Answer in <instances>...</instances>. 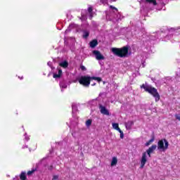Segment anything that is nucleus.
I'll return each instance as SVG.
<instances>
[{
	"label": "nucleus",
	"instance_id": "27",
	"mask_svg": "<svg viewBox=\"0 0 180 180\" xmlns=\"http://www.w3.org/2000/svg\"><path fill=\"white\" fill-rule=\"evenodd\" d=\"M48 169H49V171H52V170H53V165L49 166V167H48Z\"/></svg>",
	"mask_w": 180,
	"mask_h": 180
},
{
	"label": "nucleus",
	"instance_id": "9",
	"mask_svg": "<svg viewBox=\"0 0 180 180\" xmlns=\"http://www.w3.org/2000/svg\"><path fill=\"white\" fill-rule=\"evenodd\" d=\"M134 124V122L133 121H128L124 123L125 127L127 130H130Z\"/></svg>",
	"mask_w": 180,
	"mask_h": 180
},
{
	"label": "nucleus",
	"instance_id": "31",
	"mask_svg": "<svg viewBox=\"0 0 180 180\" xmlns=\"http://www.w3.org/2000/svg\"><path fill=\"white\" fill-rule=\"evenodd\" d=\"M108 0H105V4H108Z\"/></svg>",
	"mask_w": 180,
	"mask_h": 180
},
{
	"label": "nucleus",
	"instance_id": "19",
	"mask_svg": "<svg viewBox=\"0 0 180 180\" xmlns=\"http://www.w3.org/2000/svg\"><path fill=\"white\" fill-rule=\"evenodd\" d=\"M34 172H36V169H32V170H30L27 172V175H28V176H30V175H33Z\"/></svg>",
	"mask_w": 180,
	"mask_h": 180
},
{
	"label": "nucleus",
	"instance_id": "12",
	"mask_svg": "<svg viewBox=\"0 0 180 180\" xmlns=\"http://www.w3.org/2000/svg\"><path fill=\"white\" fill-rule=\"evenodd\" d=\"M88 12L89 15V19H90V20H92V18H94V8L92 7H89Z\"/></svg>",
	"mask_w": 180,
	"mask_h": 180
},
{
	"label": "nucleus",
	"instance_id": "15",
	"mask_svg": "<svg viewBox=\"0 0 180 180\" xmlns=\"http://www.w3.org/2000/svg\"><path fill=\"white\" fill-rule=\"evenodd\" d=\"M60 67H62V68H68V62L67 60H65L63 62H61L59 63Z\"/></svg>",
	"mask_w": 180,
	"mask_h": 180
},
{
	"label": "nucleus",
	"instance_id": "24",
	"mask_svg": "<svg viewBox=\"0 0 180 180\" xmlns=\"http://www.w3.org/2000/svg\"><path fill=\"white\" fill-rule=\"evenodd\" d=\"M175 117H176V119L177 120H179V122H180V115H179L176 114V115H175Z\"/></svg>",
	"mask_w": 180,
	"mask_h": 180
},
{
	"label": "nucleus",
	"instance_id": "20",
	"mask_svg": "<svg viewBox=\"0 0 180 180\" xmlns=\"http://www.w3.org/2000/svg\"><path fill=\"white\" fill-rule=\"evenodd\" d=\"M153 141H154V136H153L152 139H150L148 142H146L145 146H146V147H148V146H150L151 143H153Z\"/></svg>",
	"mask_w": 180,
	"mask_h": 180
},
{
	"label": "nucleus",
	"instance_id": "18",
	"mask_svg": "<svg viewBox=\"0 0 180 180\" xmlns=\"http://www.w3.org/2000/svg\"><path fill=\"white\" fill-rule=\"evenodd\" d=\"M82 37L83 39H88L89 37V32L84 31Z\"/></svg>",
	"mask_w": 180,
	"mask_h": 180
},
{
	"label": "nucleus",
	"instance_id": "10",
	"mask_svg": "<svg viewBox=\"0 0 180 180\" xmlns=\"http://www.w3.org/2000/svg\"><path fill=\"white\" fill-rule=\"evenodd\" d=\"M145 4H149L150 5H153V6H157V0H142V2H144Z\"/></svg>",
	"mask_w": 180,
	"mask_h": 180
},
{
	"label": "nucleus",
	"instance_id": "25",
	"mask_svg": "<svg viewBox=\"0 0 180 180\" xmlns=\"http://www.w3.org/2000/svg\"><path fill=\"white\" fill-rule=\"evenodd\" d=\"M57 179H58V176L54 175V176H53L52 180H57Z\"/></svg>",
	"mask_w": 180,
	"mask_h": 180
},
{
	"label": "nucleus",
	"instance_id": "8",
	"mask_svg": "<svg viewBox=\"0 0 180 180\" xmlns=\"http://www.w3.org/2000/svg\"><path fill=\"white\" fill-rule=\"evenodd\" d=\"M112 127L113 129H115V130H117V131L120 133V136H124L123 131H122V129H120V128L119 127V124L113 123Z\"/></svg>",
	"mask_w": 180,
	"mask_h": 180
},
{
	"label": "nucleus",
	"instance_id": "2",
	"mask_svg": "<svg viewBox=\"0 0 180 180\" xmlns=\"http://www.w3.org/2000/svg\"><path fill=\"white\" fill-rule=\"evenodd\" d=\"M141 89H144L146 92H148V94L152 95V96L155 98V102H158V101H160V94L158 93V91L157 90V89H155V87H153L147 84H143L142 85H141Z\"/></svg>",
	"mask_w": 180,
	"mask_h": 180
},
{
	"label": "nucleus",
	"instance_id": "5",
	"mask_svg": "<svg viewBox=\"0 0 180 180\" xmlns=\"http://www.w3.org/2000/svg\"><path fill=\"white\" fill-rule=\"evenodd\" d=\"M147 154L149 158H151V153L146 150V152L143 153L142 158L141 159V166L140 168H144V165L147 162Z\"/></svg>",
	"mask_w": 180,
	"mask_h": 180
},
{
	"label": "nucleus",
	"instance_id": "6",
	"mask_svg": "<svg viewBox=\"0 0 180 180\" xmlns=\"http://www.w3.org/2000/svg\"><path fill=\"white\" fill-rule=\"evenodd\" d=\"M100 112L102 115H105L106 116H109V110L106 109V107L102 105L101 104H99L98 105Z\"/></svg>",
	"mask_w": 180,
	"mask_h": 180
},
{
	"label": "nucleus",
	"instance_id": "23",
	"mask_svg": "<svg viewBox=\"0 0 180 180\" xmlns=\"http://www.w3.org/2000/svg\"><path fill=\"white\" fill-rule=\"evenodd\" d=\"M80 69L82 70V71H85L86 70V68H85V66L84 65H80Z\"/></svg>",
	"mask_w": 180,
	"mask_h": 180
},
{
	"label": "nucleus",
	"instance_id": "4",
	"mask_svg": "<svg viewBox=\"0 0 180 180\" xmlns=\"http://www.w3.org/2000/svg\"><path fill=\"white\" fill-rule=\"evenodd\" d=\"M168 146H169V143L165 139H161L158 142V150H168Z\"/></svg>",
	"mask_w": 180,
	"mask_h": 180
},
{
	"label": "nucleus",
	"instance_id": "16",
	"mask_svg": "<svg viewBox=\"0 0 180 180\" xmlns=\"http://www.w3.org/2000/svg\"><path fill=\"white\" fill-rule=\"evenodd\" d=\"M20 180H27V176H26V172H22L20 174Z\"/></svg>",
	"mask_w": 180,
	"mask_h": 180
},
{
	"label": "nucleus",
	"instance_id": "7",
	"mask_svg": "<svg viewBox=\"0 0 180 180\" xmlns=\"http://www.w3.org/2000/svg\"><path fill=\"white\" fill-rule=\"evenodd\" d=\"M93 54L96 56V60H105V56L99 51H93Z\"/></svg>",
	"mask_w": 180,
	"mask_h": 180
},
{
	"label": "nucleus",
	"instance_id": "11",
	"mask_svg": "<svg viewBox=\"0 0 180 180\" xmlns=\"http://www.w3.org/2000/svg\"><path fill=\"white\" fill-rule=\"evenodd\" d=\"M98 46V40L97 39H93L91 41L89 42V46L91 49H95Z\"/></svg>",
	"mask_w": 180,
	"mask_h": 180
},
{
	"label": "nucleus",
	"instance_id": "30",
	"mask_svg": "<svg viewBox=\"0 0 180 180\" xmlns=\"http://www.w3.org/2000/svg\"><path fill=\"white\" fill-rule=\"evenodd\" d=\"M124 136H120V139H124Z\"/></svg>",
	"mask_w": 180,
	"mask_h": 180
},
{
	"label": "nucleus",
	"instance_id": "28",
	"mask_svg": "<svg viewBox=\"0 0 180 180\" xmlns=\"http://www.w3.org/2000/svg\"><path fill=\"white\" fill-rule=\"evenodd\" d=\"M110 3H112V2H116V0H110Z\"/></svg>",
	"mask_w": 180,
	"mask_h": 180
},
{
	"label": "nucleus",
	"instance_id": "1",
	"mask_svg": "<svg viewBox=\"0 0 180 180\" xmlns=\"http://www.w3.org/2000/svg\"><path fill=\"white\" fill-rule=\"evenodd\" d=\"M94 79V81H98V82H102V78L98 77H90L88 75L81 76L78 79L79 84L85 86L86 88H89V85H91V80Z\"/></svg>",
	"mask_w": 180,
	"mask_h": 180
},
{
	"label": "nucleus",
	"instance_id": "3",
	"mask_svg": "<svg viewBox=\"0 0 180 180\" xmlns=\"http://www.w3.org/2000/svg\"><path fill=\"white\" fill-rule=\"evenodd\" d=\"M112 52L117 57L124 58L129 54V46H123L122 48H112Z\"/></svg>",
	"mask_w": 180,
	"mask_h": 180
},
{
	"label": "nucleus",
	"instance_id": "21",
	"mask_svg": "<svg viewBox=\"0 0 180 180\" xmlns=\"http://www.w3.org/2000/svg\"><path fill=\"white\" fill-rule=\"evenodd\" d=\"M92 124V120H88L86 121V126H91Z\"/></svg>",
	"mask_w": 180,
	"mask_h": 180
},
{
	"label": "nucleus",
	"instance_id": "17",
	"mask_svg": "<svg viewBox=\"0 0 180 180\" xmlns=\"http://www.w3.org/2000/svg\"><path fill=\"white\" fill-rule=\"evenodd\" d=\"M117 164V158L113 157L111 162V167H115Z\"/></svg>",
	"mask_w": 180,
	"mask_h": 180
},
{
	"label": "nucleus",
	"instance_id": "26",
	"mask_svg": "<svg viewBox=\"0 0 180 180\" xmlns=\"http://www.w3.org/2000/svg\"><path fill=\"white\" fill-rule=\"evenodd\" d=\"M60 87L65 89V88H67V85L66 84H60Z\"/></svg>",
	"mask_w": 180,
	"mask_h": 180
},
{
	"label": "nucleus",
	"instance_id": "29",
	"mask_svg": "<svg viewBox=\"0 0 180 180\" xmlns=\"http://www.w3.org/2000/svg\"><path fill=\"white\" fill-rule=\"evenodd\" d=\"M95 85H96V83H94L91 84V86H95Z\"/></svg>",
	"mask_w": 180,
	"mask_h": 180
},
{
	"label": "nucleus",
	"instance_id": "22",
	"mask_svg": "<svg viewBox=\"0 0 180 180\" xmlns=\"http://www.w3.org/2000/svg\"><path fill=\"white\" fill-rule=\"evenodd\" d=\"M109 8H110V9H114L115 11H117V8H116V7H115V6H109Z\"/></svg>",
	"mask_w": 180,
	"mask_h": 180
},
{
	"label": "nucleus",
	"instance_id": "14",
	"mask_svg": "<svg viewBox=\"0 0 180 180\" xmlns=\"http://www.w3.org/2000/svg\"><path fill=\"white\" fill-rule=\"evenodd\" d=\"M63 75V70L61 69H58V74H53V78H60Z\"/></svg>",
	"mask_w": 180,
	"mask_h": 180
},
{
	"label": "nucleus",
	"instance_id": "13",
	"mask_svg": "<svg viewBox=\"0 0 180 180\" xmlns=\"http://www.w3.org/2000/svg\"><path fill=\"white\" fill-rule=\"evenodd\" d=\"M157 149V145H152L146 151L153 154Z\"/></svg>",
	"mask_w": 180,
	"mask_h": 180
}]
</instances>
